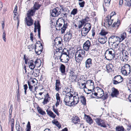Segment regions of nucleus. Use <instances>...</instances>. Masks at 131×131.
<instances>
[{
  "label": "nucleus",
  "instance_id": "f257e3e1",
  "mask_svg": "<svg viewBox=\"0 0 131 131\" xmlns=\"http://www.w3.org/2000/svg\"><path fill=\"white\" fill-rule=\"evenodd\" d=\"M62 40L60 38H56L54 39V44L57 49L54 52L55 53L58 54L59 59L61 60H63L65 62H67L69 59L68 50L65 48L62 50L61 47L62 45Z\"/></svg>",
  "mask_w": 131,
  "mask_h": 131
},
{
  "label": "nucleus",
  "instance_id": "f03ea898",
  "mask_svg": "<svg viewBox=\"0 0 131 131\" xmlns=\"http://www.w3.org/2000/svg\"><path fill=\"white\" fill-rule=\"evenodd\" d=\"M68 25L67 21L63 19H59L56 25V29L57 30H61L62 33L64 32Z\"/></svg>",
  "mask_w": 131,
  "mask_h": 131
},
{
  "label": "nucleus",
  "instance_id": "7ed1b4c3",
  "mask_svg": "<svg viewBox=\"0 0 131 131\" xmlns=\"http://www.w3.org/2000/svg\"><path fill=\"white\" fill-rule=\"evenodd\" d=\"M85 51L82 49L77 50L75 54V59L77 62H81L84 60L85 55Z\"/></svg>",
  "mask_w": 131,
  "mask_h": 131
},
{
  "label": "nucleus",
  "instance_id": "20e7f679",
  "mask_svg": "<svg viewBox=\"0 0 131 131\" xmlns=\"http://www.w3.org/2000/svg\"><path fill=\"white\" fill-rule=\"evenodd\" d=\"M115 55L114 50L112 48H110L108 49L106 51L105 56L107 60H111L115 57Z\"/></svg>",
  "mask_w": 131,
  "mask_h": 131
},
{
  "label": "nucleus",
  "instance_id": "39448f33",
  "mask_svg": "<svg viewBox=\"0 0 131 131\" xmlns=\"http://www.w3.org/2000/svg\"><path fill=\"white\" fill-rule=\"evenodd\" d=\"M72 94L68 93L65 95L64 99V102L67 105L71 106L72 100Z\"/></svg>",
  "mask_w": 131,
  "mask_h": 131
},
{
  "label": "nucleus",
  "instance_id": "423d86ee",
  "mask_svg": "<svg viewBox=\"0 0 131 131\" xmlns=\"http://www.w3.org/2000/svg\"><path fill=\"white\" fill-rule=\"evenodd\" d=\"M104 92L103 89L99 87L95 88L93 91V94L99 98H101L103 95Z\"/></svg>",
  "mask_w": 131,
  "mask_h": 131
},
{
  "label": "nucleus",
  "instance_id": "0eeeda50",
  "mask_svg": "<svg viewBox=\"0 0 131 131\" xmlns=\"http://www.w3.org/2000/svg\"><path fill=\"white\" fill-rule=\"evenodd\" d=\"M130 66L128 64H125L122 68L121 71L124 75H127L130 72Z\"/></svg>",
  "mask_w": 131,
  "mask_h": 131
},
{
  "label": "nucleus",
  "instance_id": "6e6552de",
  "mask_svg": "<svg viewBox=\"0 0 131 131\" xmlns=\"http://www.w3.org/2000/svg\"><path fill=\"white\" fill-rule=\"evenodd\" d=\"M86 85L88 88V90L92 92V94H93V91L95 88H94V82L93 81L91 80H89L87 81L86 82Z\"/></svg>",
  "mask_w": 131,
  "mask_h": 131
},
{
  "label": "nucleus",
  "instance_id": "1a4fd4ad",
  "mask_svg": "<svg viewBox=\"0 0 131 131\" xmlns=\"http://www.w3.org/2000/svg\"><path fill=\"white\" fill-rule=\"evenodd\" d=\"M115 14H116V13L115 12H112L111 13L110 16L109 15H108L105 18V22L108 24L109 26L111 25L113 23V20L111 19L112 17Z\"/></svg>",
  "mask_w": 131,
  "mask_h": 131
},
{
  "label": "nucleus",
  "instance_id": "9d476101",
  "mask_svg": "<svg viewBox=\"0 0 131 131\" xmlns=\"http://www.w3.org/2000/svg\"><path fill=\"white\" fill-rule=\"evenodd\" d=\"M123 78L120 75L115 76L112 79V83L114 84H116L122 82Z\"/></svg>",
  "mask_w": 131,
  "mask_h": 131
},
{
  "label": "nucleus",
  "instance_id": "9b49d317",
  "mask_svg": "<svg viewBox=\"0 0 131 131\" xmlns=\"http://www.w3.org/2000/svg\"><path fill=\"white\" fill-rule=\"evenodd\" d=\"M39 61V60L38 59H36L35 62L32 60L29 61L28 63L29 68L31 69H34L36 66H38V64Z\"/></svg>",
  "mask_w": 131,
  "mask_h": 131
},
{
  "label": "nucleus",
  "instance_id": "f8f14e48",
  "mask_svg": "<svg viewBox=\"0 0 131 131\" xmlns=\"http://www.w3.org/2000/svg\"><path fill=\"white\" fill-rule=\"evenodd\" d=\"M63 9H61L59 7H57L53 9L52 11L51 15L53 17L58 16L61 14V11Z\"/></svg>",
  "mask_w": 131,
  "mask_h": 131
},
{
  "label": "nucleus",
  "instance_id": "ddd939ff",
  "mask_svg": "<svg viewBox=\"0 0 131 131\" xmlns=\"http://www.w3.org/2000/svg\"><path fill=\"white\" fill-rule=\"evenodd\" d=\"M96 124L101 127L105 128L106 127L104 121L100 118H96L95 119Z\"/></svg>",
  "mask_w": 131,
  "mask_h": 131
},
{
  "label": "nucleus",
  "instance_id": "4468645a",
  "mask_svg": "<svg viewBox=\"0 0 131 131\" xmlns=\"http://www.w3.org/2000/svg\"><path fill=\"white\" fill-rule=\"evenodd\" d=\"M78 94L76 95V96L72 94V100L71 106H74L78 104L79 101V97L78 96Z\"/></svg>",
  "mask_w": 131,
  "mask_h": 131
},
{
  "label": "nucleus",
  "instance_id": "2eb2a0df",
  "mask_svg": "<svg viewBox=\"0 0 131 131\" xmlns=\"http://www.w3.org/2000/svg\"><path fill=\"white\" fill-rule=\"evenodd\" d=\"M122 56V61L126 62L128 59V53L127 51L125 50H123L122 51V54H121Z\"/></svg>",
  "mask_w": 131,
  "mask_h": 131
},
{
  "label": "nucleus",
  "instance_id": "dca6fc26",
  "mask_svg": "<svg viewBox=\"0 0 131 131\" xmlns=\"http://www.w3.org/2000/svg\"><path fill=\"white\" fill-rule=\"evenodd\" d=\"M34 24L35 27L34 31V32H36L37 29H38V35L40 37V26L39 21H35L34 23Z\"/></svg>",
  "mask_w": 131,
  "mask_h": 131
},
{
  "label": "nucleus",
  "instance_id": "f3484780",
  "mask_svg": "<svg viewBox=\"0 0 131 131\" xmlns=\"http://www.w3.org/2000/svg\"><path fill=\"white\" fill-rule=\"evenodd\" d=\"M109 40L113 44L116 41H118L119 42V37L115 35L111 36L109 38Z\"/></svg>",
  "mask_w": 131,
  "mask_h": 131
},
{
  "label": "nucleus",
  "instance_id": "a211bd4d",
  "mask_svg": "<svg viewBox=\"0 0 131 131\" xmlns=\"http://www.w3.org/2000/svg\"><path fill=\"white\" fill-rule=\"evenodd\" d=\"M41 46H39L38 47L36 45L35 48V50L36 53L37 55H39L41 53L42 51V44H40Z\"/></svg>",
  "mask_w": 131,
  "mask_h": 131
},
{
  "label": "nucleus",
  "instance_id": "6ab92c4d",
  "mask_svg": "<svg viewBox=\"0 0 131 131\" xmlns=\"http://www.w3.org/2000/svg\"><path fill=\"white\" fill-rule=\"evenodd\" d=\"M90 46V42L89 40H87L83 44V49L87 51H88Z\"/></svg>",
  "mask_w": 131,
  "mask_h": 131
},
{
  "label": "nucleus",
  "instance_id": "aec40b11",
  "mask_svg": "<svg viewBox=\"0 0 131 131\" xmlns=\"http://www.w3.org/2000/svg\"><path fill=\"white\" fill-rule=\"evenodd\" d=\"M119 94V92L117 89L114 88L112 89L111 95L112 97H117Z\"/></svg>",
  "mask_w": 131,
  "mask_h": 131
},
{
  "label": "nucleus",
  "instance_id": "412c9836",
  "mask_svg": "<svg viewBox=\"0 0 131 131\" xmlns=\"http://www.w3.org/2000/svg\"><path fill=\"white\" fill-rule=\"evenodd\" d=\"M85 67L86 68L89 69L92 64V60L90 58H89L85 62Z\"/></svg>",
  "mask_w": 131,
  "mask_h": 131
},
{
  "label": "nucleus",
  "instance_id": "4be33fe9",
  "mask_svg": "<svg viewBox=\"0 0 131 131\" xmlns=\"http://www.w3.org/2000/svg\"><path fill=\"white\" fill-rule=\"evenodd\" d=\"M72 36V34L70 32H68L64 36V39L65 40L69 41L71 39Z\"/></svg>",
  "mask_w": 131,
  "mask_h": 131
},
{
  "label": "nucleus",
  "instance_id": "5701e85b",
  "mask_svg": "<svg viewBox=\"0 0 131 131\" xmlns=\"http://www.w3.org/2000/svg\"><path fill=\"white\" fill-rule=\"evenodd\" d=\"M25 19L26 24L28 26H30L33 24V20L31 17H26Z\"/></svg>",
  "mask_w": 131,
  "mask_h": 131
},
{
  "label": "nucleus",
  "instance_id": "b1692460",
  "mask_svg": "<svg viewBox=\"0 0 131 131\" xmlns=\"http://www.w3.org/2000/svg\"><path fill=\"white\" fill-rule=\"evenodd\" d=\"M113 66L112 64L110 63L107 65L106 66V69L107 72H110L113 71Z\"/></svg>",
  "mask_w": 131,
  "mask_h": 131
},
{
  "label": "nucleus",
  "instance_id": "393cba45",
  "mask_svg": "<svg viewBox=\"0 0 131 131\" xmlns=\"http://www.w3.org/2000/svg\"><path fill=\"white\" fill-rule=\"evenodd\" d=\"M90 30L86 28L83 27L81 29V34L82 36H85L88 33Z\"/></svg>",
  "mask_w": 131,
  "mask_h": 131
},
{
  "label": "nucleus",
  "instance_id": "a878e982",
  "mask_svg": "<svg viewBox=\"0 0 131 131\" xmlns=\"http://www.w3.org/2000/svg\"><path fill=\"white\" fill-rule=\"evenodd\" d=\"M45 96L43 101L42 102V103L44 105L47 104L48 102H49L50 99L48 93H47L46 95Z\"/></svg>",
  "mask_w": 131,
  "mask_h": 131
},
{
  "label": "nucleus",
  "instance_id": "bb28decb",
  "mask_svg": "<svg viewBox=\"0 0 131 131\" xmlns=\"http://www.w3.org/2000/svg\"><path fill=\"white\" fill-rule=\"evenodd\" d=\"M11 117H9V123L10 124L11 126V130H13L14 126V119L13 118H11Z\"/></svg>",
  "mask_w": 131,
  "mask_h": 131
},
{
  "label": "nucleus",
  "instance_id": "cd10ccee",
  "mask_svg": "<svg viewBox=\"0 0 131 131\" xmlns=\"http://www.w3.org/2000/svg\"><path fill=\"white\" fill-rule=\"evenodd\" d=\"M46 112L47 114L49 115L50 117L53 118H55L56 115H55L50 110L47 109L46 110Z\"/></svg>",
  "mask_w": 131,
  "mask_h": 131
},
{
  "label": "nucleus",
  "instance_id": "c85d7f7f",
  "mask_svg": "<svg viewBox=\"0 0 131 131\" xmlns=\"http://www.w3.org/2000/svg\"><path fill=\"white\" fill-rule=\"evenodd\" d=\"M84 117L86 122L90 124H91L93 122V120L88 115H84Z\"/></svg>",
  "mask_w": 131,
  "mask_h": 131
},
{
  "label": "nucleus",
  "instance_id": "c756f323",
  "mask_svg": "<svg viewBox=\"0 0 131 131\" xmlns=\"http://www.w3.org/2000/svg\"><path fill=\"white\" fill-rule=\"evenodd\" d=\"M72 121L73 123L74 124H77L78 123V122H80V119L78 117L76 116H73L72 118Z\"/></svg>",
  "mask_w": 131,
  "mask_h": 131
},
{
  "label": "nucleus",
  "instance_id": "7c9ffc66",
  "mask_svg": "<svg viewBox=\"0 0 131 131\" xmlns=\"http://www.w3.org/2000/svg\"><path fill=\"white\" fill-rule=\"evenodd\" d=\"M60 84V81L59 80H56L55 84V89L57 91H58L60 88H59V86Z\"/></svg>",
  "mask_w": 131,
  "mask_h": 131
},
{
  "label": "nucleus",
  "instance_id": "2f4dec72",
  "mask_svg": "<svg viewBox=\"0 0 131 131\" xmlns=\"http://www.w3.org/2000/svg\"><path fill=\"white\" fill-rule=\"evenodd\" d=\"M98 41L101 44L105 43L107 41L106 37H104V38L100 37L99 38Z\"/></svg>",
  "mask_w": 131,
  "mask_h": 131
},
{
  "label": "nucleus",
  "instance_id": "473e14b6",
  "mask_svg": "<svg viewBox=\"0 0 131 131\" xmlns=\"http://www.w3.org/2000/svg\"><path fill=\"white\" fill-rule=\"evenodd\" d=\"M126 37V34L125 32L122 33L121 35V38L119 37V42L123 40Z\"/></svg>",
  "mask_w": 131,
  "mask_h": 131
},
{
  "label": "nucleus",
  "instance_id": "72a5a7b5",
  "mask_svg": "<svg viewBox=\"0 0 131 131\" xmlns=\"http://www.w3.org/2000/svg\"><path fill=\"white\" fill-rule=\"evenodd\" d=\"M35 12V10L34 9L28 10L27 13V17H31V16L34 15Z\"/></svg>",
  "mask_w": 131,
  "mask_h": 131
},
{
  "label": "nucleus",
  "instance_id": "f704fd0d",
  "mask_svg": "<svg viewBox=\"0 0 131 131\" xmlns=\"http://www.w3.org/2000/svg\"><path fill=\"white\" fill-rule=\"evenodd\" d=\"M28 84L29 86V88L30 90L32 92V93H34V94L35 95V97H36V94L35 93L34 91H32V89L33 88V86H35V85H32L31 84H30L29 83V81L28 82Z\"/></svg>",
  "mask_w": 131,
  "mask_h": 131
},
{
  "label": "nucleus",
  "instance_id": "c9c22d12",
  "mask_svg": "<svg viewBox=\"0 0 131 131\" xmlns=\"http://www.w3.org/2000/svg\"><path fill=\"white\" fill-rule=\"evenodd\" d=\"M60 70L62 73L65 74V67L64 65L62 64L60 68Z\"/></svg>",
  "mask_w": 131,
  "mask_h": 131
},
{
  "label": "nucleus",
  "instance_id": "e433bc0d",
  "mask_svg": "<svg viewBox=\"0 0 131 131\" xmlns=\"http://www.w3.org/2000/svg\"><path fill=\"white\" fill-rule=\"evenodd\" d=\"M80 101L84 105H85L86 104V99L84 96H81L80 97Z\"/></svg>",
  "mask_w": 131,
  "mask_h": 131
},
{
  "label": "nucleus",
  "instance_id": "4c0bfd02",
  "mask_svg": "<svg viewBox=\"0 0 131 131\" xmlns=\"http://www.w3.org/2000/svg\"><path fill=\"white\" fill-rule=\"evenodd\" d=\"M120 24V21L118 20L117 21V22H115L112 25V27H114L115 28H117L119 25Z\"/></svg>",
  "mask_w": 131,
  "mask_h": 131
},
{
  "label": "nucleus",
  "instance_id": "58836bf2",
  "mask_svg": "<svg viewBox=\"0 0 131 131\" xmlns=\"http://www.w3.org/2000/svg\"><path fill=\"white\" fill-rule=\"evenodd\" d=\"M83 27L85 28H86V29H88L90 30L91 28V26L90 23H87L84 25Z\"/></svg>",
  "mask_w": 131,
  "mask_h": 131
},
{
  "label": "nucleus",
  "instance_id": "ea45409f",
  "mask_svg": "<svg viewBox=\"0 0 131 131\" xmlns=\"http://www.w3.org/2000/svg\"><path fill=\"white\" fill-rule=\"evenodd\" d=\"M84 24L88 23L89 20V18L88 17H86L85 18L81 20Z\"/></svg>",
  "mask_w": 131,
  "mask_h": 131
},
{
  "label": "nucleus",
  "instance_id": "a19ab883",
  "mask_svg": "<svg viewBox=\"0 0 131 131\" xmlns=\"http://www.w3.org/2000/svg\"><path fill=\"white\" fill-rule=\"evenodd\" d=\"M78 27L79 29H80L84 25L81 20L78 21Z\"/></svg>",
  "mask_w": 131,
  "mask_h": 131
},
{
  "label": "nucleus",
  "instance_id": "79ce46f5",
  "mask_svg": "<svg viewBox=\"0 0 131 131\" xmlns=\"http://www.w3.org/2000/svg\"><path fill=\"white\" fill-rule=\"evenodd\" d=\"M41 5H39L38 3H36L34 5V9L35 11L36 10L38 9L40 7Z\"/></svg>",
  "mask_w": 131,
  "mask_h": 131
},
{
  "label": "nucleus",
  "instance_id": "37998d69",
  "mask_svg": "<svg viewBox=\"0 0 131 131\" xmlns=\"http://www.w3.org/2000/svg\"><path fill=\"white\" fill-rule=\"evenodd\" d=\"M70 73L71 77H74V80H75L77 78V75L75 74L74 72L73 71H71Z\"/></svg>",
  "mask_w": 131,
  "mask_h": 131
},
{
  "label": "nucleus",
  "instance_id": "c03bdc74",
  "mask_svg": "<svg viewBox=\"0 0 131 131\" xmlns=\"http://www.w3.org/2000/svg\"><path fill=\"white\" fill-rule=\"evenodd\" d=\"M16 128L17 131H23V129L19 124H17L16 125Z\"/></svg>",
  "mask_w": 131,
  "mask_h": 131
},
{
  "label": "nucleus",
  "instance_id": "a18cd8bd",
  "mask_svg": "<svg viewBox=\"0 0 131 131\" xmlns=\"http://www.w3.org/2000/svg\"><path fill=\"white\" fill-rule=\"evenodd\" d=\"M116 131H124V128L122 126H117L116 128Z\"/></svg>",
  "mask_w": 131,
  "mask_h": 131
},
{
  "label": "nucleus",
  "instance_id": "49530a36",
  "mask_svg": "<svg viewBox=\"0 0 131 131\" xmlns=\"http://www.w3.org/2000/svg\"><path fill=\"white\" fill-rule=\"evenodd\" d=\"M108 32L104 29H102L100 33L102 36H105L108 33Z\"/></svg>",
  "mask_w": 131,
  "mask_h": 131
},
{
  "label": "nucleus",
  "instance_id": "de8ad7c7",
  "mask_svg": "<svg viewBox=\"0 0 131 131\" xmlns=\"http://www.w3.org/2000/svg\"><path fill=\"white\" fill-rule=\"evenodd\" d=\"M38 111L39 113L42 115L46 114V113L44 111L42 110L40 108H39V109L37 108Z\"/></svg>",
  "mask_w": 131,
  "mask_h": 131
},
{
  "label": "nucleus",
  "instance_id": "09e8293b",
  "mask_svg": "<svg viewBox=\"0 0 131 131\" xmlns=\"http://www.w3.org/2000/svg\"><path fill=\"white\" fill-rule=\"evenodd\" d=\"M77 12L78 10L77 9L74 8L71 12V15H74L77 14Z\"/></svg>",
  "mask_w": 131,
  "mask_h": 131
},
{
  "label": "nucleus",
  "instance_id": "8fccbe9b",
  "mask_svg": "<svg viewBox=\"0 0 131 131\" xmlns=\"http://www.w3.org/2000/svg\"><path fill=\"white\" fill-rule=\"evenodd\" d=\"M36 45H31L28 46V48L29 49V51H31L32 50L35 49V46Z\"/></svg>",
  "mask_w": 131,
  "mask_h": 131
},
{
  "label": "nucleus",
  "instance_id": "3c124183",
  "mask_svg": "<svg viewBox=\"0 0 131 131\" xmlns=\"http://www.w3.org/2000/svg\"><path fill=\"white\" fill-rule=\"evenodd\" d=\"M86 83H83L81 84H80V86L79 88L80 89H83L86 88Z\"/></svg>",
  "mask_w": 131,
  "mask_h": 131
},
{
  "label": "nucleus",
  "instance_id": "603ef678",
  "mask_svg": "<svg viewBox=\"0 0 131 131\" xmlns=\"http://www.w3.org/2000/svg\"><path fill=\"white\" fill-rule=\"evenodd\" d=\"M53 110L54 112L56 113L57 115H59V113L58 112V110L57 109L55 108V106L54 105L52 106Z\"/></svg>",
  "mask_w": 131,
  "mask_h": 131
},
{
  "label": "nucleus",
  "instance_id": "864d4df0",
  "mask_svg": "<svg viewBox=\"0 0 131 131\" xmlns=\"http://www.w3.org/2000/svg\"><path fill=\"white\" fill-rule=\"evenodd\" d=\"M17 7L16 5L15 7V9L13 12L14 15L15 16H16V15L17 14Z\"/></svg>",
  "mask_w": 131,
  "mask_h": 131
},
{
  "label": "nucleus",
  "instance_id": "5fc2aeb1",
  "mask_svg": "<svg viewBox=\"0 0 131 131\" xmlns=\"http://www.w3.org/2000/svg\"><path fill=\"white\" fill-rule=\"evenodd\" d=\"M111 0H105V3L106 5L108 6L110 4Z\"/></svg>",
  "mask_w": 131,
  "mask_h": 131
},
{
  "label": "nucleus",
  "instance_id": "6e6d98bb",
  "mask_svg": "<svg viewBox=\"0 0 131 131\" xmlns=\"http://www.w3.org/2000/svg\"><path fill=\"white\" fill-rule=\"evenodd\" d=\"M56 99L57 101H60V97L59 96V94L58 93H57L56 94Z\"/></svg>",
  "mask_w": 131,
  "mask_h": 131
},
{
  "label": "nucleus",
  "instance_id": "4d7b16f0",
  "mask_svg": "<svg viewBox=\"0 0 131 131\" xmlns=\"http://www.w3.org/2000/svg\"><path fill=\"white\" fill-rule=\"evenodd\" d=\"M24 90L25 94H26L27 92V90L28 88V86L27 84H25L24 85Z\"/></svg>",
  "mask_w": 131,
  "mask_h": 131
},
{
  "label": "nucleus",
  "instance_id": "13d9d810",
  "mask_svg": "<svg viewBox=\"0 0 131 131\" xmlns=\"http://www.w3.org/2000/svg\"><path fill=\"white\" fill-rule=\"evenodd\" d=\"M12 109H13L12 106V105H11L10 107L9 111V117H10V116L11 117V115H12Z\"/></svg>",
  "mask_w": 131,
  "mask_h": 131
},
{
  "label": "nucleus",
  "instance_id": "bf43d9fd",
  "mask_svg": "<svg viewBox=\"0 0 131 131\" xmlns=\"http://www.w3.org/2000/svg\"><path fill=\"white\" fill-rule=\"evenodd\" d=\"M79 4L80 7H83L84 6L85 2L84 1H83L82 2H79Z\"/></svg>",
  "mask_w": 131,
  "mask_h": 131
},
{
  "label": "nucleus",
  "instance_id": "052dcab7",
  "mask_svg": "<svg viewBox=\"0 0 131 131\" xmlns=\"http://www.w3.org/2000/svg\"><path fill=\"white\" fill-rule=\"evenodd\" d=\"M102 97H103V98L104 100H105L108 97L107 93H105L104 94H103V95Z\"/></svg>",
  "mask_w": 131,
  "mask_h": 131
},
{
  "label": "nucleus",
  "instance_id": "680f3d73",
  "mask_svg": "<svg viewBox=\"0 0 131 131\" xmlns=\"http://www.w3.org/2000/svg\"><path fill=\"white\" fill-rule=\"evenodd\" d=\"M26 129H31V126L30 125V122H28L27 126Z\"/></svg>",
  "mask_w": 131,
  "mask_h": 131
},
{
  "label": "nucleus",
  "instance_id": "e2e57ef3",
  "mask_svg": "<svg viewBox=\"0 0 131 131\" xmlns=\"http://www.w3.org/2000/svg\"><path fill=\"white\" fill-rule=\"evenodd\" d=\"M53 123L55 124L56 125H57V126H58V127L59 126L60 127V125L59 126V123L58 121H54V122H53Z\"/></svg>",
  "mask_w": 131,
  "mask_h": 131
},
{
  "label": "nucleus",
  "instance_id": "0e129e2a",
  "mask_svg": "<svg viewBox=\"0 0 131 131\" xmlns=\"http://www.w3.org/2000/svg\"><path fill=\"white\" fill-rule=\"evenodd\" d=\"M30 40H31V41H33V33L32 32H31L30 33Z\"/></svg>",
  "mask_w": 131,
  "mask_h": 131
},
{
  "label": "nucleus",
  "instance_id": "69168bd1",
  "mask_svg": "<svg viewBox=\"0 0 131 131\" xmlns=\"http://www.w3.org/2000/svg\"><path fill=\"white\" fill-rule=\"evenodd\" d=\"M31 72L32 74L35 77H37L38 76V74L37 73H35L34 71H31Z\"/></svg>",
  "mask_w": 131,
  "mask_h": 131
},
{
  "label": "nucleus",
  "instance_id": "338daca9",
  "mask_svg": "<svg viewBox=\"0 0 131 131\" xmlns=\"http://www.w3.org/2000/svg\"><path fill=\"white\" fill-rule=\"evenodd\" d=\"M17 82L18 85V89H17V92L19 93V84L18 80H17Z\"/></svg>",
  "mask_w": 131,
  "mask_h": 131
},
{
  "label": "nucleus",
  "instance_id": "774afa93",
  "mask_svg": "<svg viewBox=\"0 0 131 131\" xmlns=\"http://www.w3.org/2000/svg\"><path fill=\"white\" fill-rule=\"evenodd\" d=\"M127 5L128 6L130 7L131 6V0L129 1L127 3Z\"/></svg>",
  "mask_w": 131,
  "mask_h": 131
}]
</instances>
